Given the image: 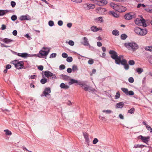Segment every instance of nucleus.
Instances as JSON below:
<instances>
[{
	"label": "nucleus",
	"mask_w": 152,
	"mask_h": 152,
	"mask_svg": "<svg viewBox=\"0 0 152 152\" xmlns=\"http://www.w3.org/2000/svg\"><path fill=\"white\" fill-rule=\"evenodd\" d=\"M110 6L115 10L120 12H124L126 10V8L114 3L112 2L110 4Z\"/></svg>",
	"instance_id": "nucleus-1"
},
{
	"label": "nucleus",
	"mask_w": 152,
	"mask_h": 152,
	"mask_svg": "<svg viewBox=\"0 0 152 152\" xmlns=\"http://www.w3.org/2000/svg\"><path fill=\"white\" fill-rule=\"evenodd\" d=\"M125 46L129 50H135L138 48V45L134 42H128L125 44Z\"/></svg>",
	"instance_id": "nucleus-2"
},
{
	"label": "nucleus",
	"mask_w": 152,
	"mask_h": 152,
	"mask_svg": "<svg viewBox=\"0 0 152 152\" xmlns=\"http://www.w3.org/2000/svg\"><path fill=\"white\" fill-rule=\"evenodd\" d=\"M140 19L137 18L135 20V23L136 24L139 26H142L145 27L146 26V24L145 23V21L144 19L142 18V16H140Z\"/></svg>",
	"instance_id": "nucleus-3"
},
{
	"label": "nucleus",
	"mask_w": 152,
	"mask_h": 152,
	"mask_svg": "<svg viewBox=\"0 0 152 152\" xmlns=\"http://www.w3.org/2000/svg\"><path fill=\"white\" fill-rule=\"evenodd\" d=\"M12 64L18 69H20L23 68L24 63L23 61H19L15 60L12 61Z\"/></svg>",
	"instance_id": "nucleus-4"
},
{
	"label": "nucleus",
	"mask_w": 152,
	"mask_h": 152,
	"mask_svg": "<svg viewBox=\"0 0 152 152\" xmlns=\"http://www.w3.org/2000/svg\"><path fill=\"white\" fill-rule=\"evenodd\" d=\"M50 48L46 47H43L39 52V53L43 56H47L49 53Z\"/></svg>",
	"instance_id": "nucleus-5"
},
{
	"label": "nucleus",
	"mask_w": 152,
	"mask_h": 152,
	"mask_svg": "<svg viewBox=\"0 0 152 152\" xmlns=\"http://www.w3.org/2000/svg\"><path fill=\"white\" fill-rule=\"evenodd\" d=\"M44 75L47 78L52 77L51 79L54 80L55 79L56 77L55 74L52 73L51 72L49 71H46L44 72Z\"/></svg>",
	"instance_id": "nucleus-6"
},
{
	"label": "nucleus",
	"mask_w": 152,
	"mask_h": 152,
	"mask_svg": "<svg viewBox=\"0 0 152 152\" xmlns=\"http://www.w3.org/2000/svg\"><path fill=\"white\" fill-rule=\"evenodd\" d=\"M70 81L68 83L69 85H70L74 83H77L80 86H83L84 85L82 83V81H78L72 79H70L69 80Z\"/></svg>",
	"instance_id": "nucleus-7"
},
{
	"label": "nucleus",
	"mask_w": 152,
	"mask_h": 152,
	"mask_svg": "<svg viewBox=\"0 0 152 152\" xmlns=\"http://www.w3.org/2000/svg\"><path fill=\"white\" fill-rule=\"evenodd\" d=\"M84 8L86 10L93 9L95 7V5L93 4H85L83 5Z\"/></svg>",
	"instance_id": "nucleus-8"
},
{
	"label": "nucleus",
	"mask_w": 152,
	"mask_h": 152,
	"mask_svg": "<svg viewBox=\"0 0 152 152\" xmlns=\"http://www.w3.org/2000/svg\"><path fill=\"white\" fill-rule=\"evenodd\" d=\"M139 138L141 139L142 141L146 143H147L148 141L150 139V137L149 136L148 137H143L142 136L140 135L138 137Z\"/></svg>",
	"instance_id": "nucleus-9"
},
{
	"label": "nucleus",
	"mask_w": 152,
	"mask_h": 152,
	"mask_svg": "<svg viewBox=\"0 0 152 152\" xmlns=\"http://www.w3.org/2000/svg\"><path fill=\"white\" fill-rule=\"evenodd\" d=\"M109 53L111 57L112 58L115 60L116 57H118L117 53L114 50H110L109 52Z\"/></svg>",
	"instance_id": "nucleus-10"
},
{
	"label": "nucleus",
	"mask_w": 152,
	"mask_h": 152,
	"mask_svg": "<svg viewBox=\"0 0 152 152\" xmlns=\"http://www.w3.org/2000/svg\"><path fill=\"white\" fill-rule=\"evenodd\" d=\"M83 41L81 43L84 46H90L88 39L86 37H84L82 38Z\"/></svg>",
	"instance_id": "nucleus-11"
},
{
	"label": "nucleus",
	"mask_w": 152,
	"mask_h": 152,
	"mask_svg": "<svg viewBox=\"0 0 152 152\" xmlns=\"http://www.w3.org/2000/svg\"><path fill=\"white\" fill-rule=\"evenodd\" d=\"M135 17V15L132 13H129L126 14L124 15V18L127 20H129L132 18H134Z\"/></svg>",
	"instance_id": "nucleus-12"
},
{
	"label": "nucleus",
	"mask_w": 152,
	"mask_h": 152,
	"mask_svg": "<svg viewBox=\"0 0 152 152\" xmlns=\"http://www.w3.org/2000/svg\"><path fill=\"white\" fill-rule=\"evenodd\" d=\"M51 92L50 89V88H46L43 92V93L41 95V96H46Z\"/></svg>",
	"instance_id": "nucleus-13"
},
{
	"label": "nucleus",
	"mask_w": 152,
	"mask_h": 152,
	"mask_svg": "<svg viewBox=\"0 0 152 152\" xmlns=\"http://www.w3.org/2000/svg\"><path fill=\"white\" fill-rule=\"evenodd\" d=\"M97 10V12L101 15H104L106 13V10L104 8L99 7Z\"/></svg>",
	"instance_id": "nucleus-14"
},
{
	"label": "nucleus",
	"mask_w": 152,
	"mask_h": 152,
	"mask_svg": "<svg viewBox=\"0 0 152 152\" xmlns=\"http://www.w3.org/2000/svg\"><path fill=\"white\" fill-rule=\"evenodd\" d=\"M123 58V55H121L120 56H118V57H117L116 59L115 60V63L117 64H119Z\"/></svg>",
	"instance_id": "nucleus-15"
},
{
	"label": "nucleus",
	"mask_w": 152,
	"mask_h": 152,
	"mask_svg": "<svg viewBox=\"0 0 152 152\" xmlns=\"http://www.w3.org/2000/svg\"><path fill=\"white\" fill-rule=\"evenodd\" d=\"M0 41H2L6 44H8L13 41V40L8 38H4L3 39L2 38H0Z\"/></svg>",
	"instance_id": "nucleus-16"
},
{
	"label": "nucleus",
	"mask_w": 152,
	"mask_h": 152,
	"mask_svg": "<svg viewBox=\"0 0 152 152\" xmlns=\"http://www.w3.org/2000/svg\"><path fill=\"white\" fill-rule=\"evenodd\" d=\"M17 55L18 56L24 58H26L27 57L29 56V54H28L27 53H18Z\"/></svg>",
	"instance_id": "nucleus-17"
},
{
	"label": "nucleus",
	"mask_w": 152,
	"mask_h": 152,
	"mask_svg": "<svg viewBox=\"0 0 152 152\" xmlns=\"http://www.w3.org/2000/svg\"><path fill=\"white\" fill-rule=\"evenodd\" d=\"M30 18V17L29 15H22L20 17L19 19L21 20H29Z\"/></svg>",
	"instance_id": "nucleus-18"
},
{
	"label": "nucleus",
	"mask_w": 152,
	"mask_h": 152,
	"mask_svg": "<svg viewBox=\"0 0 152 152\" xmlns=\"http://www.w3.org/2000/svg\"><path fill=\"white\" fill-rule=\"evenodd\" d=\"M91 30L93 32H96L99 30H102L101 28H97L96 26H93L91 28Z\"/></svg>",
	"instance_id": "nucleus-19"
},
{
	"label": "nucleus",
	"mask_w": 152,
	"mask_h": 152,
	"mask_svg": "<svg viewBox=\"0 0 152 152\" xmlns=\"http://www.w3.org/2000/svg\"><path fill=\"white\" fill-rule=\"evenodd\" d=\"M147 33V31L145 29H140L139 35L142 36L145 35Z\"/></svg>",
	"instance_id": "nucleus-20"
},
{
	"label": "nucleus",
	"mask_w": 152,
	"mask_h": 152,
	"mask_svg": "<svg viewBox=\"0 0 152 152\" xmlns=\"http://www.w3.org/2000/svg\"><path fill=\"white\" fill-rule=\"evenodd\" d=\"M124 104L123 102H120L117 103L115 105L116 108H122L124 106Z\"/></svg>",
	"instance_id": "nucleus-21"
},
{
	"label": "nucleus",
	"mask_w": 152,
	"mask_h": 152,
	"mask_svg": "<svg viewBox=\"0 0 152 152\" xmlns=\"http://www.w3.org/2000/svg\"><path fill=\"white\" fill-rule=\"evenodd\" d=\"M60 86L61 88L65 89H67L69 88V86L68 85H66L63 83H61Z\"/></svg>",
	"instance_id": "nucleus-22"
},
{
	"label": "nucleus",
	"mask_w": 152,
	"mask_h": 152,
	"mask_svg": "<svg viewBox=\"0 0 152 152\" xmlns=\"http://www.w3.org/2000/svg\"><path fill=\"white\" fill-rule=\"evenodd\" d=\"M83 136L85 139L86 142L87 143H89V139L88 134L86 133H84Z\"/></svg>",
	"instance_id": "nucleus-23"
},
{
	"label": "nucleus",
	"mask_w": 152,
	"mask_h": 152,
	"mask_svg": "<svg viewBox=\"0 0 152 152\" xmlns=\"http://www.w3.org/2000/svg\"><path fill=\"white\" fill-rule=\"evenodd\" d=\"M8 12L9 11L7 10H0V16L4 15L6 13Z\"/></svg>",
	"instance_id": "nucleus-24"
},
{
	"label": "nucleus",
	"mask_w": 152,
	"mask_h": 152,
	"mask_svg": "<svg viewBox=\"0 0 152 152\" xmlns=\"http://www.w3.org/2000/svg\"><path fill=\"white\" fill-rule=\"evenodd\" d=\"M112 34L115 36H118L119 35V31L117 30H114L112 31Z\"/></svg>",
	"instance_id": "nucleus-25"
},
{
	"label": "nucleus",
	"mask_w": 152,
	"mask_h": 152,
	"mask_svg": "<svg viewBox=\"0 0 152 152\" xmlns=\"http://www.w3.org/2000/svg\"><path fill=\"white\" fill-rule=\"evenodd\" d=\"M82 83L84 84L83 86H82L83 87V88L84 89V90L86 91H87L88 90V87L89 86L86 85L84 82H82Z\"/></svg>",
	"instance_id": "nucleus-26"
},
{
	"label": "nucleus",
	"mask_w": 152,
	"mask_h": 152,
	"mask_svg": "<svg viewBox=\"0 0 152 152\" xmlns=\"http://www.w3.org/2000/svg\"><path fill=\"white\" fill-rule=\"evenodd\" d=\"M145 10L149 13H152V5L149 6L148 8H146Z\"/></svg>",
	"instance_id": "nucleus-27"
},
{
	"label": "nucleus",
	"mask_w": 152,
	"mask_h": 152,
	"mask_svg": "<svg viewBox=\"0 0 152 152\" xmlns=\"http://www.w3.org/2000/svg\"><path fill=\"white\" fill-rule=\"evenodd\" d=\"M95 20L98 22H99L101 23L103 21V18L102 17H99L96 18L95 19Z\"/></svg>",
	"instance_id": "nucleus-28"
},
{
	"label": "nucleus",
	"mask_w": 152,
	"mask_h": 152,
	"mask_svg": "<svg viewBox=\"0 0 152 152\" xmlns=\"http://www.w3.org/2000/svg\"><path fill=\"white\" fill-rule=\"evenodd\" d=\"M140 29L141 28H140L136 27L134 28V29L135 32L139 35V33H140Z\"/></svg>",
	"instance_id": "nucleus-29"
},
{
	"label": "nucleus",
	"mask_w": 152,
	"mask_h": 152,
	"mask_svg": "<svg viewBox=\"0 0 152 152\" xmlns=\"http://www.w3.org/2000/svg\"><path fill=\"white\" fill-rule=\"evenodd\" d=\"M145 146H146L144 145L137 144V145H135L134 146V148H142L144 147H145Z\"/></svg>",
	"instance_id": "nucleus-30"
},
{
	"label": "nucleus",
	"mask_w": 152,
	"mask_h": 152,
	"mask_svg": "<svg viewBox=\"0 0 152 152\" xmlns=\"http://www.w3.org/2000/svg\"><path fill=\"white\" fill-rule=\"evenodd\" d=\"M136 71L138 74H140L143 72V70L141 68H138L136 69Z\"/></svg>",
	"instance_id": "nucleus-31"
},
{
	"label": "nucleus",
	"mask_w": 152,
	"mask_h": 152,
	"mask_svg": "<svg viewBox=\"0 0 152 152\" xmlns=\"http://www.w3.org/2000/svg\"><path fill=\"white\" fill-rule=\"evenodd\" d=\"M103 113H105L106 114H110L113 112L112 111L110 110H104L102 111Z\"/></svg>",
	"instance_id": "nucleus-32"
},
{
	"label": "nucleus",
	"mask_w": 152,
	"mask_h": 152,
	"mask_svg": "<svg viewBox=\"0 0 152 152\" xmlns=\"http://www.w3.org/2000/svg\"><path fill=\"white\" fill-rule=\"evenodd\" d=\"M4 132H6V134L7 135H11L12 134V133L8 129H5L4 130Z\"/></svg>",
	"instance_id": "nucleus-33"
},
{
	"label": "nucleus",
	"mask_w": 152,
	"mask_h": 152,
	"mask_svg": "<svg viewBox=\"0 0 152 152\" xmlns=\"http://www.w3.org/2000/svg\"><path fill=\"white\" fill-rule=\"evenodd\" d=\"M121 90L126 95L128 93V89L125 88H121Z\"/></svg>",
	"instance_id": "nucleus-34"
},
{
	"label": "nucleus",
	"mask_w": 152,
	"mask_h": 152,
	"mask_svg": "<svg viewBox=\"0 0 152 152\" xmlns=\"http://www.w3.org/2000/svg\"><path fill=\"white\" fill-rule=\"evenodd\" d=\"M110 13L112 15L115 17L117 18L118 17L119 15L118 14H117L115 12H113V11H111L110 12Z\"/></svg>",
	"instance_id": "nucleus-35"
},
{
	"label": "nucleus",
	"mask_w": 152,
	"mask_h": 152,
	"mask_svg": "<svg viewBox=\"0 0 152 152\" xmlns=\"http://www.w3.org/2000/svg\"><path fill=\"white\" fill-rule=\"evenodd\" d=\"M134 111L135 109L134 108H132L128 111V113L131 114H133L134 113Z\"/></svg>",
	"instance_id": "nucleus-36"
},
{
	"label": "nucleus",
	"mask_w": 152,
	"mask_h": 152,
	"mask_svg": "<svg viewBox=\"0 0 152 152\" xmlns=\"http://www.w3.org/2000/svg\"><path fill=\"white\" fill-rule=\"evenodd\" d=\"M145 49L147 51H152V46L146 47Z\"/></svg>",
	"instance_id": "nucleus-37"
},
{
	"label": "nucleus",
	"mask_w": 152,
	"mask_h": 152,
	"mask_svg": "<svg viewBox=\"0 0 152 152\" xmlns=\"http://www.w3.org/2000/svg\"><path fill=\"white\" fill-rule=\"evenodd\" d=\"M47 82V80L46 78H42L40 80L41 83L42 84H44Z\"/></svg>",
	"instance_id": "nucleus-38"
},
{
	"label": "nucleus",
	"mask_w": 152,
	"mask_h": 152,
	"mask_svg": "<svg viewBox=\"0 0 152 152\" xmlns=\"http://www.w3.org/2000/svg\"><path fill=\"white\" fill-rule=\"evenodd\" d=\"M120 95L119 92V91L117 92L115 96V99H117L120 97Z\"/></svg>",
	"instance_id": "nucleus-39"
},
{
	"label": "nucleus",
	"mask_w": 152,
	"mask_h": 152,
	"mask_svg": "<svg viewBox=\"0 0 152 152\" xmlns=\"http://www.w3.org/2000/svg\"><path fill=\"white\" fill-rule=\"evenodd\" d=\"M127 37V36L125 34H123L121 35V38L122 40H124Z\"/></svg>",
	"instance_id": "nucleus-40"
},
{
	"label": "nucleus",
	"mask_w": 152,
	"mask_h": 152,
	"mask_svg": "<svg viewBox=\"0 0 152 152\" xmlns=\"http://www.w3.org/2000/svg\"><path fill=\"white\" fill-rule=\"evenodd\" d=\"M99 2H100L102 5H105L107 3V1L105 0H101L99 1Z\"/></svg>",
	"instance_id": "nucleus-41"
},
{
	"label": "nucleus",
	"mask_w": 152,
	"mask_h": 152,
	"mask_svg": "<svg viewBox=\"0 0 152 152\" xmlns=\"http://www.w3.org/2000/svg\"><path fill=\"white\" fill-rule=\"evenodd\" d=\"M72 57L69 56L67 57L66 58V61L69 62H71L72 61Z\"/></svg>",
	"instance_id": "nucleus-42"
},
{
	"label": "nucleus",
	"mask_w": 152,
	"mask_h": 152,
	"mask_svg": "<svg viewBox=\"0 0 152 152\" xmlns=\"http://www.w3.org/2000/svg\"><path fill=\"white\" fill-rule=\"evenodd\" d=\"M121 64L124 65L127 64V61L126 60L124 59L123 58L121 61Z\"/></svg>",
	"instance_id": "nucleus-43"
},
{
	"label": "nucleus",
	"mask_w": 152,
	"mask_h": 152,
	"mask_svg": "<svg viewBox=\"0 0 152 152\" xmlns=\"http://www.w3.org/2000/svg\"><path fill=\"white\" fill-rule=\"evenodd\" d=\"M56 55L57 54L56 53H53L50 55V58H54L56 57Z\"/></svg>",
	"instance_id": "nucleus-44"
},
{
	"label": "nucleus",
	"mask_w": 152,
	"mask_h": 152,
	"mask_svg": "<svg viewBox=\"0 0 152 152\" xmlns=\"http://www.w3.org/2000/svg\"><path fill=\"white\" fill-rule=\"evenodd\" d=\"M128 63L130 65H133L134 64L135 62L133 60H130L129 61Z\"/></svg>",
	"instance_id": "nucleus-45"
},
{
	"label": "nucleus",
	"mask_w": 152,
	"mask_h": 152,
	"mask_svg": "<svg viewBox=\"0 0 152 152\" xmlns=\"http://www.w3.org/2000/svg\"><path fill=\"white\" fill-rule=\"evenodd\" d=\"M128 81L129 83H132L134 82V79L132 77H130L129 78Z\"/></svg>",
	"instance_id": "nucleus-46"
},
{
	"label": "nucleus",
	"mask_w": 152,
	"mask_h": 152,
	"mask_svg": "<svg viewBox=\"0 0 152 152\" xmlns=\"http://www.w3.org/2000/svg\"><path fill=\"white\" fill-rule=\"evenodd\" d=\"M88 91L89 92H93L95 90V89L94 88H92L91 87L89 86L88 87Z\"/></svg>",
	"instance_id": "nucleus-47"
},
{
	"label": "nucleus",
	"mask_w": 152,
	"mask_h": 152,
	"mask_svg": "<svg viewBox=\"0 0 152 152\" xmlns=\"http://www.w3.org/2000/svg\"><path fill=\"white\" fill-rule=\"evenodd\" d=\"M54 23L53 21L50 20L48 22V25L50 26H52L54 25Z\"/></svg>",
	"instance_id": "nucleus-48"
},
{
	"label": "nucleus",
	"mask_w": 152,
	"mask_h": 152,
	"mask_svg": "<svg viewBox=\"0 0 152 152\" xmlns=\"http://www.w3.org/2000/svg\"><path fill=\"white\" fill-rule=\"evenodd\" d=\"M72 70L73 71H75L77 70L78 69L77 66L75 65L73 66Z\"/></svg>",
	"instance_id": "nucleus-49"
},
{
	"label": "nucleus",
	"mask_w": 152,
	"mask_h": 152,
	"mask_svg": "<svg viewBox=\"0 0 152 152\" xmlns=\"http://www.w3.org/2000/svg\"><path fill=\"white\" fill-rule=\"evenodd\" d=\"M140 7H145V5L143 4H138L137 5V7L138 8H139Z\"/></svg>",
	"instance_id": "nucleus-50"
},
{
	"label": "nucleus",
	"mask_w": 152,
	"mask_h": 152,
	"mask_svg": "<svg viewBox=\"0 0 152 152\" xmlns=\"http://www.w3.org/2000/svg\"><path fill=\"white\" fill-rule=\"evenodd\" d=\"M17 17L15 15H13L11 17V19L13 21H15L17 19Z\"/></svg>",
	"instance_id": "nucleus-51"
},
{
	"label": "nucleus",
	"mask_w": 152,
	"mask_h": 152,
	"mask_svg": "<svg viewBox=\"0 0 152 152\" xmlns=\"http://www.w3.org/2000/svg\"><path fill=\"white\" fill-rule=\"evenodd\" d=\"M134 94V92L132 91H128V93H127V95H133Z\"/></svg>",
	"instance_id": "nucleus-52"
},
{
	"label": "nucleus",
	"mask_w": 152,
	"mask_h": 152,
	"mask_svg": "<svg viewBox=\"0 0 152 152\" xmlns=\"http://www.w3.org/2000/svg\"><path fill=\"white\" fill-rule=\"evenodd\" d=\"M65 66L63 64H61L59 66V69L61 70H63L65 69Z\"/></svg>",
	"instance_id": "nucleus-53"
},
{
	"label": "nucleus",
	"mask_w": 152,
	"mask_h": 152,
	"mask_svg": "<svg viewBox=\"0 0 152 152\" xmlns=\"http://www.w3.org/2000/svg\"><path fill=\"white\" fill-rule=\"evenodd\" d=\"M68 44L71 46H73L74 45V42L72 40H69L68 42Z\"/></svg>",
	"instance_id": "nucleus-54"
},
{
	"label": "nucleus",
	"mask_w": 152,
	"mask_h": 152,
	"mask_svg": "<svg viewBox=\"0 0 152 152\" xmlns=\"http://www.w3.org/2000/svg\"><path fill=\"white\" fill-rule=\"evenodd\" d=\"M98 142V139L96 138H95L94 139L93 141V143L94 144H96Z\"/></svg>",
	"instance_id": "nucleus-55"
},
{
	"label": "nucleus",
	"mask_w": 152,
	"mask_h": 152,
	"mask_svg": "<svg viewBox=\"0 0 152 152\" xmlns=\"http://www.w3.org/2000/svg\"><path fill=\"white\" fill-rule=\"evenodd\" d=\"M11 5L12 7H14L16 5V3L14 1H12L11 2Z\"/></svg>",
	"instance_id": "nucleus-56"
},
{
	"label": "nucleus",
	"mask_w": 152,
	"mask_h": 152,
	"mask_svg": "<svg viewBox=\"0 0 152 152\" xmlns=\"http://www.w3.org/2000/svg\"><path fill=\"white\" fill-rule=\"evenodd\" d=\"M72 1L76 3H80L82 1V0H71Z\"/></svg>",
	"instance_id": "nucleus-57"
},
{
	"label": "nucleus",
	"mask_w": 152,
	"mask_h": 152,
	"mask_svg": "<svg viewBox=\"0 0 152 152\" xmlns=\"http://www.w3.org/2000/svg\"><path fill=\"white\" fill-rule=\"evenodd\" d=\"M62 56L63 58H66L68 56V55L66 53H64L62 54Z\"/></svg>",
	"instance_id": "nucleus-58"
},
{
	"label": "nucleus",
	"mask_w": 152,
	"mask_h": 152,
	"mask_svg": "<svg viewBox=\"0 0 152 152\" xmlns=\"http://www.w3.org/2000/svg\"><path fill=\"white\" fill-rule=\"evenodd\" d=\"M88 63L90 64H92L94 63V61L93 59H89L88 62Z\"/></svg>",
	"instance_id": "nucleus-59"
},
{
	"label": "nucleus",
	"mask_w": 152,
	"mask_h": 152,
	"mask_svg": "<svg viewBox=\"0 0 152 152\" xmlns=\"http://www.w3.org/2000/svg\"><path fill=\"white\" fill-rule=\"evenodd\" d=\"M124 65V68L126 70H128L129 69V66L127 64H126Z\"/></svg>",
	"instance_id": "nucleus-60"
},
{
	"label": "nucleus",
	"mask_w": 152,
	"mask_h": 152,
	"mask_svg": "<svg viewBox=\"0 0 152 152\" xmlns=\"http://www.w3.org/2000/svg\"><path fill=\"white\" fill-rule=\"evenodd\" d=\"M58 24L59 26H62L63 24V21L61 20L58 21Z\"/></svg>",
	"instance_id": "nucleus-61"
},
{
	"label": "nucleus",
	"mask_w": 152,
	"mask_h": 152,
	"mask_svg": "<svg viewBox=\"0 0 152 152\" xmlns=\"http://www.w3.org/2000/svg\"><path fill=\"white\" fill-rule=\"evenodd\" d=\"M99 118L102 121H103L105 120V118L104 117L101 116L100 115H99Z\"/></svg>",
	"instance_id": "nucleus-62"
},
{
	"label": "nucleus",
	"mask_w": 152,
	"mask_h": 152,
	"mask_svg": "<svg viewBox=\"0 0 152 152\" xmlns=\"http://www.w3.org/2000/svg\"><path fill=\"white\" fill-rule=\"evenodd\" d=\"M69 78H70L67 75H64L63 76V78L64 80H66L68 79Z\"/></svg>",
	"instance_id": "nucleus-63"
},
{
	"label": "nucleus",
	"mask_w": 152,
	"mask_h": 152,
	"mask_svg": "<svg viewBox=\"0 0 152 152\" xmlns=\"http://www.w3.org/2000/svg\"><path fill=\"white\" fill-rule=\"evenodd\" d=\"M38 69L42 71L43 69V66L42 65L39 66H38Z\"/></svg>",
	"instance_id": "nucleus-64"
}]
</instances>
